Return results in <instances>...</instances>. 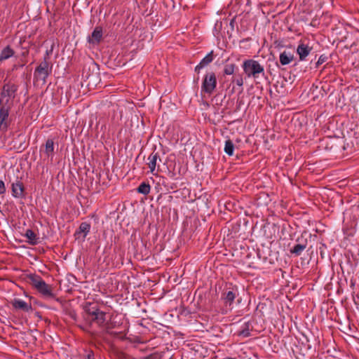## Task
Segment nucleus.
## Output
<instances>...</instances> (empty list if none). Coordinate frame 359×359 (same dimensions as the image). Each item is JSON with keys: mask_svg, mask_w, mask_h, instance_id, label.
I'll return each instance as SVG.
<instances>
[{"mask_svg": "<svg viewBox=\"0 0 359 359\" xmlns=\"http://www.w3.org/2000/svg\"><path fill=\"white\" fill-rule=\"evenodd\" d=\"M84 319L88 323L89 327L93 323H95L98 327H102L106 322V313L100 311L97 306L88 303L84 306Z\"/></svg>", "mask_w": 359, "mask_h": 359, "instance_id": "obj_1", "label": "nucleus"}, {"mask_svg": "<svg viewBox=\"0 0 359 359\" xmlns=\"http://www.w3.org/2000/svg\"><path fill=\"white\" fill-rule=\"evenodd\" d=\"M27 278L29 283L43 297L51 298L55 297L51 286L48 285L40 276L31 273Z\"/></svg>", "mask_w": 359, "mask_h": 359, "instance_id": "obj_2", "label": "nucleus"}, {"mask_svg": "<svg viewBox=\"0 0 359 359\" xmlns=\"http://www.w3.org/2000/svg\"><path fill=\"white\" fill-rule=\"evenodd\" d=\"M49 53L46 51L43 60L35 69L34 72V80L41 81L42 84L46 83V79L52 72V65L49 62Z\"/></svg>", "mask_w": 359, "mask_h": 359, "instance_id": "obj_3", "label": "nucleus"}, {"mask_svg": "<svg viewBox=\"0 0 359 359\" xmlns=\"http://www.w3.org/2000/svg\"><path fill=\"white\" fill-rule=\"evenodd\" d=\"M243 69L248 77L257 78L259 74H264V69L257 60H246L243 63Z\"/></svg>", "mask_w": 359, "mask_h": 359, "instance_id": "obj_4", "label": "nucleus"}, {"mask_svg": "<svg viewBox=\"0 0 359 359\" xmlns=\"http://www.w3.org/2000/svg\"><path fill=\"white\" fill-rule=\"evenodd\" d=\"M217 86V78L214 72L207 73L203 79L201 85V93L211 95Z\"/></svg>", "mask_w": 359, "mask_h": 359, "instance_id": "obj_5", "label": "nucleus"}, {"mask_svg": "<svg viewBox=\"0 0 359 359\" xmlns=\"http://www.w3.org/2000/svg\"><path fill=\"white\" fill-rule=\"evenodd\" d=\"M161 159L160 158L159 154L158 152H152L149 157L147 158V165L150 170V172L156 175L157 172L158 171V162H161Z\"/></svg>", "mask_w": 359, "mask_h": 359, "instance_id": "obj_6", "label": "nucleus"}, {"mask_svg": "<svg viewBox=\"0 0 359 359\" xmlns=\"http://www.w3.org/2000/svg\"><path fill=\"white\" fill-rule=\"evenodd\" d=\"M9 109L3 106L0 108V132L5 133L9 126L8 121Z\"/></svg>", "mask_w": 359, "mask_h": 359, "instance_id": "obj_7", "label": "nucleus"}, {"mask_svg": "<svg viewBox=\"0 0 359 359\" xmlns=\"http://www.w3.org/2000/svg\"><path fill=\"white\" fill-rule=\"evenodd\" d=\"M312 50V47L304 41H300L297 48V53L299 55V60H306V57L310 54Z\"/></svg>", "mask_w": 359, "mask_h": 359, "instance_id": "obj_8", "label": "nucleus"}, {"mask_svg": "<svg viewBox=\"0 0 359 359\" xmlns=\"http://www.w3.org/2000/svg\"><path fill=\"white\" fill-rule=\"evenodd\" d=\"M17 90H18V87L14 83H12L11 82L5 83L3 86L2 92H1V97H7L8 99L14 97Z\"/></svg>", "mask_w": 359, "mask_h": 359, "instance_id": "obj_9", "label": "nucleus"}, {"mask_svg": "<svg viewBox=\"0 0 359 359\" xmlns=\"http://www.w3.org/2000/svg\"><path fill=\"white\" fill-rule=\"evenodd\" d=\"M25 187L23 183L20 180H16L12 184V195L15 198L24 197Z\"/></svg>", "mask_w": 359, "mask_h": 359, "instance_id": "obj_10", "label": "nucleus"}, {"mask_svg": "<svg viewBox=\"0 0 359 359\" xmlns=\"http://www.w3.org/2000/svg\"><path fill=\"white\" fill-rule=\"evenodd\" d=\"M214 59L213 57V51L212 50L208 54H207L199 62L198 65H197L195 67V72L198 74L200 72V70L205 67L208 66L209 64H210Z\"/></svg>", "mask_w": 359, "mask_h": 359, "instance_id": "obj_11", "label": "nucleus"}, {"mask_svg": "<svg viewBox=\"0 0 359 359\" xmlns=\"http://www.w3.org/2000/svg\"><path fill=\"white\" fill-rule=\"evenodd\" d=\"M90 230V224L88 222H82L78 230L75 232V236H76L77 238H79L81 236L84 239L86 236L88 234Z\"/></svg>", "mask_w": 359, "mask_h": 359, "instance_id": "obj_12", "label": "nucleus"}, {"mask_svg": "<svg viewBox=\"0 0 359 359\" xmlns=\"http://www.w3.org/2000/svg\"><path fill=\"white\" fill-rule=\"evenodd\" d=\"M12 305L15 309H20L25 312H28L32 309L31 304L20 299H15L12 302Z\"/></svg>", "mask_w": 359, "mask_h": 359, "instance_id": "obj_13", "label": "nucleus"}, {"mask_svg": "<svg viewBox=\"0 0 359 359\" xmlns=\"http://www.w3.org/2000/svg\"><path fill=\"white\" fill-rule=\"evenodd\" d=\"M102 37V29L100 27H96L89 37L88 41L91 43H98Z\"/></svg>", "mask_w": 359, "mask_h": 359, "instance_id": "obj_14", "label": "nucleus"}, {"mask_svg": "<svg viewBox=\"0 0 359 359\" xmlns=\"http://www.w3.org/2000/svg\"><path fill=\"white\" fill-rule=\"evenodd\" d=\"M237 294V289H232L231 291H228L224 292L223 294V299L224 300L225 304L231 306L234 302V299Z\"/></svg>", "mask_w": 359, "mask_h": 359, "instance_id": "obj_15", "label": "nucleus"}, {"mask_svg": "<svg viewBox=\"0 0 359 359\" xmlns=\"http://www.w3.org/2000/svg\"><path fill=\"white\" fill-rule=\"evenodd\" d=\"M44 153L48 158L50 157L51 159L54 155L55 143L53 139H48L45 143Z\"/></svg>", "mask_w": 359, "mask_h": 359, "instance_id": "obj_16", "label": "nucleus"}, {"mask_svg": "<svg viewBox=\"0 0 359 359\" xmlns=\"http://www.w3.org/2000/svg\"><path fill=\"white\" fill-rule=\"evenodd\" d=\"M15 54L14 50L10 46H6L0 53V62L6 60Z\"/></svg>", "mask_w": 359, "mask_h": 359, "instance_id": "obj_17", "label": "nucleus"}, {"mask_svg": "<svg viewBox=\"0 0 359 359\" xmlns=\"http://www.w3.org/2000/svg\"><path fill=\"white\" fill-rule=\"evenodd\" d=\"M280 63L282 65H287L294 60V55L290 52L283 51L280 54Z\"/></svg>", "mask_w": 359, "mask_h": 359, "instance_id": "obj_18", "label": "nucleus"}, {"mask_svg": "<svg viewBox=\"0 0 359 359\" xmlns=\"http://www.w3.org/2000/svg\"><path fill=\"white\" fill-rule=\"evenodd\" d=\"M25 236L28 239V243L31 245H36L39 242V237L32 229H27Z\"/></svg>", "mask_w": 359, "mask_h": 359, "instance_id": "obj_19", "label": "nucleus"}, {"mask_svg": "<svg viewBox=\"0 0 359 359\" xmlns=\"http://www.w3.org/2000/svg\"><path fill=\"white\" fill-rule=\"evenodd\" d=\"M306 241H305L304 243L297 244L290 250V252L292 254H294L296 256H299L302 253V252L306 249Z\"/></svg>", "mask_w": 359, "mask_h": 359, "instance_id": "obj_20", "label": "nucleus"}, {"mask_svg": "<svg viewBox=\"0 0 359 359\" xmlns=\"http://www.w3.org/2000/svg\"><path fill=\"white\" fill-rule=\"evenodd\" d=\"M224 150L227 155L230 156H233L234 151V144L230 139H228L225 141Z\"/></svg>", "mask_w": 359, "mask_h": 359, "instance_id": "obj_21", "label": "nucleus"}, {"mask_svg": "<svg viewBox=\"0 0 359 359\" xmlns=\"http://www.w3.org/2000/svg\"><path fill=\"white\" fill-rule=\"evenodd\" d=\"M137 192L144 195H147L151 190V187L149 183L142 182L137 189Z\"/></svg>", "mask_w": 359, "mask_h": 359, "instance_id": "obj_22", "label": "nucleus"}, {"mask_svg": "<svg viewBox=\"0 0 359 359\" xmlns=\"http://www.w3.org/2000/svg\"><path fill=\"white\" fill-rule=\"evenodd\" d=\"M236 68V65L233 63L231 64H226L223 69V72L224 75H232L234 72L235 69Z\"/></svg>", "mask_w": 359, "mask_h": 359, "instance_id": "obj_23", "label": "nucleus"}, {"mask_svg": "<svg viewBox=\"0 0 359 359\" xmlns=\"http://www.w3.org/2000/svg\"><path fill=\"white\" fill-rule=\"evenodd\" d=\"M238 335L243 336L245 337H248L250 335V330H249L248 324H245L244 327L242 330L238 331Z\"/></svg>", "mask_w": 359, "mask_h": 359, "instance_id": "obj_24", "label": "nucleus"}, {"mask_svg": "<svg viewBox=\"0 0 359 359\" xmlns=\"http://www.w3.org/2000/svg\"><path fill=\"white\" fill-rule=\"evenodd\" d=\"M232 82L235 83L237 86L241 87L243 85V79L241 76L233 77Z\"/></svg>", "mask_w": 359, "mask_h": 359, "instance_id": "obj_25", "label": "nucleus"}, {"mask_svg": "<svg viewBox=\"0 0 359 359\" xmlns=\"http://www.w3.org/2000/svg\"><path fill=\"white\" fill-rule=\"evenodd\" d=\"M327 60V57L324 55H322L319 57L316 64V67H318L320 65H322L323 63H324Z\"/></svg>", "mask_w": 359, "mask_h": 359, "instance_id": "obj_26", "label": "nucleus"}, {"mask_svg": "<svg viewBox=\"0 0 359 359\" xmlns=\"http://www.w3.org/2000/svg\"><path fill=\"white\" fill-rule=\"evenodd\" d=\"M6 192V187L4 182L2 180H0V194H3Z\"/></svg>", "mask_w": 359, "mask_h": 359, "instance_id": "obj_27", "label": "nucleus"}, {"mask_svg": "<svg viewBox=\"0 0 359 359\" xmlns=\"http://www.w3.org/2000/svg\"><path fill=\"white\" fill-rule=\"evenodd\" d=\"M84 359H95L93 351H88Z\"/></svg>", "mask_w": 359, "mask_h": 359, "instance_id": "obj_28", "label": "nucleus"}, {"mask_svg": "<svg viewBox=\"0 0 359 359\" xmlns=\"http://www.w3.org/2000/svg\"><path fill=\"white\" fill-rule=\"evenodd\" d=\"M79 327L83 331L85 332H89V328L90 327H89V325L88 326H83V325H79Z\"/></svg>", "mask_w": 359, "mask_h": 359, "instance_id": "obj_29", "label": "nucleus"}]
</instances>
